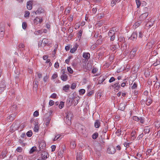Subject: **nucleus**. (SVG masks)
<instances>
[{
	"mask_svg": "<svg viewBox=\"0 0 160 160\" xmlns=\"http://www.w3.org/2000/svg\"><path fill=\"white\" fill-rule=\"evenodd\" d=\"M48 156V153L46 152H43L38 156L37 160H45L47 158Z\"/></svg>",
	"mask_w": 160,
	"mask_h": 160,
	"instance_id": "f257e3e1",
	"label": "nucleus"
},
{
	"mask_svg": "<svg viewBox=\"0 0 160 160\" xmlns=\"http://www.w3.org/2000/svg\"><path fill=\"white\" fill-rule=\"evenodd\" d=\"M42 22V18L41 17H36L33 21L34 25H37L39 23H41Z\"/></svg>",
	"mask_w": 160,
	"mask_h": 160,
	"instance_id": "f03ea898",
	"label": "nucleus"
},
{
	"mask_svg": "<svg viewBox=\"0 0 160 160\" xmlns=\"http://www.w3.org/2000/svg\"><path fill=\"white\" fill-rule=\"evenodd\" d=\"M116 151L115 148L112 146H111L108 147L107 150L108 153L110 154H113Z\"/></svg>",
	"mask_w": 160,
	"mask_h": 160,
	"instance_id": "7ed1b4c3",
	"label": "nucleus"
},
{
	"mask_svg": "<svg viewBox=\"0 0 160 160\" xmlns=\"http://www.w3.org/2000/svg\"><path fill=\"white\" fill-rule=\"evenodd\" d=\"M6 84L4 80L2 81L0 83V93H2L4 90Z\"/></svg>",
	"mask_w": 160,
	"mask_h": 160,
	"instance_id": "20e7f679",
	"label": "nucleus"
},
{
	"mask_svg": "<svg viewBox=\"0 0 160 160\" xmlns=\"http://www.w3.org/2000/svg\"><path fill=\"white\" fill-rule=\"evenodd\" d=\"M138 50V48L135 47L133 48L130 53V58H133L135 55L136 53Z\"/></svg>",
	"mask_w": 160,
	"mask_h": 160,
	"instance_id": "39448f33",
	"label": "nucleus"
},
{
	"mask_svg": "<svg viewBox=\"0 0 160 160\" xmlns=\"http://www.w3.org/2000/svg\"><path fill=\"white\" fill-rule=\"evenodd\" d=\"M154 20L153 18H151L149 21L146 24V25L147 27L150 28L154 24Z\"/></svg>",
	"mask_w": 160,
	"mask_h": 160,
	"instance_id": "423d86ee",
	"label": "nucleus"
},
{
	"mask_svg": "<svg viewBox=\"0 0 160 160\" xmlns=\"http://www.w3.org/2000/svg\"><path fill=\"white\" fill-rule=\"evenodd\" d=\"M4 29L5 26L3 25L2 26H0V37H3L4 35Z\"/></svg>",
	"mask_w": 160,
	"mask_h": 160,
	"instance_id": "0eeeda50",
	"label": "nucleus"
},
{
	"mask_svg": "<svg viewBox=\"0 0 160 160\" xmlns=\"http://www.w3.org/2000/svg\"><path fill=\"white\" fill-rule=\"evenodd\" d=\"M72 118V115L71 113H68L67 114L66 117V119H68V122L67 123V124L68 125H69L71 124V120Z\"/></svg>",
	"mask_w": 160,
	"mask_h": 160,
	"instance_id": "6e6552de",
	"label": "nucleus"
},
{
	"mask_svg": "<svg viewBox=\"0 0 160 160\" xmlns=\"http://www.w3.org/2000/svg\"><path fill=\"white\" fill-rule=\"evenodd\" d=\"M137 32H133L131 36L129 38V39L132 40H134L135 39L137 38Z\"/></svg>",
	"mask_w": 160,
	"mask_h": 160,
	"instance_id": "1a4fd4ad",
	"label": "nucleus"
},
{
	"mask_svg": "<svg viewBox=\"0 0 160 160\" xmlns=\"http://www.w3.org/2000/svg\"><path fill=\"white\" fill-rule=\"evenodd\" d=\"M44 10L41 8H38L37 11L35 12L36 14L39 15L41 13H43Z\"/></svg>",
	"mask_w": 160,
	"mask_h": 160,
	"instance_id": "9d476101",
	"label": "nucleus"
},
{
	"mask_svg": "<svg viewBox=\"0 0 160 160\" xmlns=\"http://www.w3.org/2000/svg\"><path fill=\"white\" fill-rule=\"evenodd\" d=\"M78 46V45L77 43H75L73 48L71 49L70 52L71 53H74L76 50Z\"/></svg>",
	"mask_w": 160,
	"mask_h": 160,
	"instance_id": "9b49d317",
	"label": "nucleus"
},
{
	"mask_svg": "<svg viewBox=\"0 0 160 160\" xmlns=\"http://www.w3.org/2000/svg\"><path fill=\"white\" fill-rule=\"evenodd\" d=\"M148 12L144 13L141 14L140 16V19L141 20H142L148 16Z\"/></svg>",
	"mask_w": 160,
	"mask_h": 160,
	"instance_id": "f8f14e48",
	"label": "nucleus"
},
{
	"mask_svg": "<svg viewBox=\"0 0 160 160\" xmlns=\"http://www.w3.org/2000/svg\"><path fill=\"white\" fill-rule=\"evenodd\" d=\"M32 1H29L27 2V7L28 9L30 10L32 8Z\"/></svg>",
	"mask_w": 160,
	"mask_h": 160,
	"instance_id": "ddd939ff",
	"label": "nucleus"
},
{
	"mask_svg": "<svg viewBox=\"0 0 160 160\" xmlns=\"http://www.w3.org/2000/svg\"><path fill=\"white\" fill-rule=\"evenodd\" d=\"M83 57L87 60L89 58L90 55L89 52H83Z\"/></svg>",
	"mask_w": 160,
	"mask_h": 160,
	"instance_id": "4468645a",
	"label": "nucleus"
},
{
	"mask_svg": "<svg viewBox=\"0 0 160 160\" xmlns=\"http://www.w3.org/2000/svg\"><path fill=\"white\" fill-rule=\"evenodd\" d=\"M101 124V122L100 120H96L94 123V126L96 128H98Z\"/></svg>",
	"mask_w": 160,
	"mask_h": 160,
	"instance_id": "2eb2a0df",
	"label": "nucleus"
},
{
	"mask_svg": "<svg viewBox=\"0 0 160 160\" xmlns=\"http://www.w3.org/2000/svg\"><path fill=\"white\" fill-rule=\"evenodd\" d=\"M113 87H114V88L115 90H118L120 88V85L119 84V82L118 81L117 82H116Z\"/></svg>",
	"mask_w": 160,
	"mask_h": 160,
	"instance_id": "dca6fc26",
	"label": "nucleus"
},
{
	"mask_svg": "<svg viewBox=\"0 0 160 160\" xmlns=\"http://www.w3.org/2000/svg\"><path fill=\"white\" fill-rule=\"evenodd\" d=\"M38 87V82L36 78H35V81L33 82V88H34L35 90H37Z\"/></svg>",
	"mask_w": 160,
	"mask_h": 160,
	"instance_id": "f3484780",
	"label": "nucleus"
},
{
	"mask_svg": "<svg viewBox=\"0 0 160 160\" xmlns=\"http://www.w3.org/2000/svg\"><path fill=\"white\" fill-rule=\"evenodd\" d=\"M61 79L64 81H66L68 79V76L63 73L61 76Z\"/></svg>",
	"mask_w": 160,
	"mask_h": 160,
	"instance_id": "a211bd4d",
	"label": "nucleus"
},
{
	"mask_svg": "<svg viewBox=\"0 0 160 160\" xmlns=\"http://www.w3.org/2000/svg\"><path fill=\"white\" fill-rule=\"evenodd\" d=\"M105 79V78L101 76L98 79V84H100L102 83Z\"/></svg>",
	"mask_w": 160,
	"mask_h": 160,
	"instance_id": "6ab92c4d",
	"label": "nucleus"
},
{
	"mask_svg": "<svg viewBox=\"0 0 160 160\" xmlns=\"http://www.w3.org/2000/svg\"><path fill=\"white\" fill-rule=\"evenodd\" d=\"M151 130V128L148 126L145 127L144 129V132L145 134L148 133Z\"/></svg>",
	"mask_w": 160,
	"mask_h": 160,
	"instance_id": "aec40b11",
	"label": "nucleus"
},
{
	"mask_svg": "<svg viewBox=\"0 0 160 160\" xmlns=\"http://www.w3.org/2000/svg\"><path fill=\"white\" fill-rule=\"evenodd\" d=\"M115 34V32L114 30L112 29L110 30L108 33V36L110 37L111 36H113Z\"/></svg>",
	"mask_w": 160,
	"mask_h": 160,
	"instance_id": "412c9836",
	"label": "nucleus"
},
{
	"mask_svg": "<svg viewBox=\"0 0 160 160\" xmlns=\"http://www.w3.org/2000/svg\"><path fill=\"white\" fill-rule=\"evenodd\" d=\"M61 139V138H60V135L59 134H57L55 135V137L53 140V141H58Z\"/></svg>",
	"mask_w": 160,
	"mask_h": 160,
	"instance_id": "4be33fe9",
	"label": "nucleus"
},
{
	"mask_svg": "<svg viewBox=\"0 0 160 160\" xmlns=\"http://www.w3.org/2000/svg\"><path fill=\"white\" fill-rule=\"evenodd\" d=\"M136 132L135 131H132L131 133V139L134 140L135 139Z\"/></svg>",
	"mask_w": 160,
	"mask_h": 160,
	"instance_id": "5701e85b",
	"label": "nucleus"
},
{
	"mask_svg": "<svg viewBox=\"0 0 160 160\" xmlns=\"http://www.w3.org/2000/svg\"><path fill=\"white\" fill-rule=\"evenodd\" d=\"M155 125L158 129L160 127V122L158 120H156L154 122Z\"/></svg>",
	"mask_w": 160,
	"mask_h": 160,
	"instance_id": "b1692460",
	"label": "nucleus"
},
{
	"mask_svg": "<svg viewBox=\"0 0 160 160\" xmlns=\"http://www.w3.org/2000/svg\"><path fill=\"white\" fill-rule=\"evenodd\" d=\"M111 5L112 7H113L115 5L116 2H119L120 0H111Z\"/></svg>",
	"mask_w": 160,
	"mask_h": 160,
	"instance_id": "393cba45",
	"label": "nucleus"
},
{
	"mask_svg": "<svg viewBox=\"0 0 160 160\" xmlns=\"http://www.w3.org/2000/svg\"><path fill=\"white\" fill-rule=\"evenodd\" d=\"M152 102V100L151 98H148L146 101V104L147 105H149Z\"/></svg>",
	"mask_w": 160,
	"mask_h": 160,
	"instance_id": "a878e982",
	"label": "nucleus"
},
{
	"mask_svg": "<svg viewBox=\"0 0 160 160\" xmlns=\"http://www.w3.org/2000/svg\"><path fill=\"white\" fill-rule=\"evenodd\" d=\"M24 47V45L23 43H20L18 47V49H20V51H22L23 50Z\"/></svg>",
	"mask_w": 160,
	"mask_h": 160,
	"instance_id": "bb28decb",
	"label": "nucleus"
},
{
	"mask_svg": "<svg viewBox=\"0 0 160 160\" xmlns=\"http://www.w3.org/2000/svg\"><path fill=\"white\" fill-rule=\"evenodd\" d=\"M76 144L74 141L71 142L70 144V147L71 148H74L76 147Z\"/></svg>",
	"mask_w": 160,
	"mask_h": 160,
	"instance_id": "cd10ccee",
	"label": "nucleus"
},
{
	"mask_svg": "<svg viewBox=\"0 0 160 160\" xmlns=\"http://www.w3.org/2000/svg\"><path fill=\"white\" fill-rule=\"evenodd\" d=\"M77 160H80L82 159V155L80 152H78L76 157Z\"/></svg>",
	"mask_w": 160,
	"mask_h": 160,
	"instance_id": "c85d7f7f",
	"label": "nucleus"
},
{
	"mask_svg": "<svg viewBox=\"0 0 160 160\" xmlns=\"http://www.w3.org/2000/svg\"><path fill=\"white\" fill-rule=\"evenodd\" d=\"M51 119L50 118H48L45 120V125L46 127L48 126L50 122Z\"/></svg>",
	"mask_w": 160,
	"mask_h": 160,
	"instance_id": "c756f323",
	"label": "nucleus"
},
{
	"mask_svg": "<svg viewBox=\"0 0 160 160\" xmlns=\"http://www.w3.org/2000/svg\"><path fill=\"white\" fill-rule=\"evenodd\" d=\"M154 87L156 89H158L160 86V82H156L154 84Z\"/></svg>",
	"mask_w": 160,
	"mask_h": 160,
	"instance_id": "7c9ffc66",
	"label": "nucleus"
},
{
	"mask_svg": "<svg viewBox=\"0 0 160 160\" xmlns=\"http://www.w3.org/2000/svg\"><path fill=\"white\" fill-rule=\"evenodd\" d=\"M141 20H140L139 21H138V22H136L134 25V26L135 27V28H137L138 27L140 24H141Z\"/></svg>",
	"mask_w": 160,
	"mask_h": 160,
	"instance_id": "2f4dec72",
	"label": "nucleus"
},
{
	"mask_svg": "<svg viewBox=\"0 0 160 160\" xmlns=\"http://www.w3.org/2000/svg\"><path fill=\"white\" fill-rule=\"evenodd\" d=\"M69 88V86L68 85H66L63 87V90L67 92H68Z\"/></svg>",
	"mask_w": 160,
	"mask_h": 160,
	"instance_id": "473e14b6",
	"label": "nucleus"
},
{
	"mask_svg": "<svg viewBox=\"0 0 160 160\" xmlns=\"http://www.w3.org/2000/svg\"><path fill=\"white\" fill-rule=\"evenodd\" d=\"M36 149L37 148L35 147H32L29 151V153L30 154L32 153L33 152L36 150Z\"/></svg>",
	"mask_w": 160,
	"mask_h": 160,
	"instance_id": "72a5a7b5",
	"label": "nucleus"
},
{
	"mask_svg": "<svg viewBox=\"0 0 160 160\" xmlns=\"http://www.w3.org/2000/svg\"><path fill=\"white\" fill-rule=\"evenodd\" d=\"M34 34L36 35H38L39 34H42V30H38L37 31H35L34 32Z\"/></svg>",
	"mask_w": 160,
	"mask_h": 160,
	"instance_id": "f704fd0d",
	"label": "nucleus"
},
{
	"mask_svg": "<svg viewBox=\"0 0 160 160\" xmlns=\"http://www.w3.org/2000/svg\"><path fill=\"white\" fill-rule=\"evenodd\" d=\"M119 107L121 110H123L125 108L124 104L121 103L119 105Z\"/></svg>",
	"mask_w": 160,
	"mask_h": 160,
	"instance_id": "c9c22d12",
	"label": "nucleus"
},
{
	"mask_svg": "<svg viewBox=\"0 0 160 160\" xmlns=\"http://www.w3.org/2000/svg\"><path fill=\"white\" fill-rule=\"evenodd\" d=\"M98 133H95L92 135V138L93 139H95L98 137Z\"/></svg>",
	"mask_w": 160,
	"mask_h": 160,
	"instance_id": "e433bc0d",
	"label": "nucleus"
},
{
	"mask_svg": "<svg viewBox=\"0 0 160 160\" xmlns=\"http://www.w3.org/2000/svg\"><path fill=\"white\" fill-rule=\"evenodd\" d=\"M64 103L63 102H61L59 105V108L60 109H62L64 106Z\"/></svg>",
	"mask_w": 160,
	"mask_h": 160,
	"instance_id": "4c0bfd02",
	"label": "nucleus"
},
{
	"mask_svg": "<svg viewBox=\"0 0 160 160\" xmlns=\"http://www.w3.org/2000/svg\"><path fill=\"white\" fill-rule=\"evenodd\" d=\"M39 130V127L38 125H35L34 128V131L35 132H38Z\"/></svg>",
	"mask_w": 160,
	"mask_h": 160,
	"instance_id": "58836bf2",
	"label": "nucleus"
},
{
	"mask_svg": "<svg viewBox=\"0 0 160 160\" xmlns=\"http://www.w3.org/2000/svg\"><path fill=\"white\" fill-rule=\"evenodd\" d=\"M139 121H140V123H141L142 124H143L145 122V118L143 117H140L139 118Z\"/></svg>",
	"mask_w": 160,
	"mask_h": 160,
	"instance_id": "ea45409f",
	"label": "nucleus"
},
{
	"mask_svg": "<svg viewBox=\"0 0 160 160\" xmlns=\"http://www.w3.org/2000/svg\"><path fill=\"white\" fill-rule=\"evenodd\" d=\"M27 136L30 137H31L32 135V132L31 131H29L26 133Z\"/></svg>",
	"mask_w": 160,
	"mask_h": 160,
	"instance_id": "a19ab883",
	"label": "nucleus"
},
{
	"mask_svg": "<svg viewBox=\"0 0 160 160\" xmlns=\"http://www.w3.org/2000/svg\"><path fill=\"white\" fill-rule=\"evenodd\" d=\"M30 12L28 11H26L24 14V17L26 18L28 17L30 15Z\"/></svg>",
	"mask_w": 160,
	"mask_h": 160,
	"instance_id": "79ce46f5",
	"label": "nucleus"
},
{
	"mask_svg": "<svg viewBox=\"0 0 160 160\" xmlns=\"http://www.w3.org/2000/svg\"><path fill=\"white\" fill-rule=\"evenodd\" d=\"M64 150V149H63ZM63 150L62 151H60L58 152V156L59 158H62L63 156Z\"/></svg>",
	"mask_w": 160,
	"mask_h": 160,
	"instance_id": "37998d69",
	"label": "nucleus"
},
{
	"mask_svg": "<svg viewBox=\"0 0 160 160\" xmlns=\"http://www.w3.org/2000/svg\"><path fill=\"white\" fill-rule=\"evenodd\" d=\"M42 42L45 44H48V40L46 38H44L42 41Z\"/></svg>",
	"mask_w": 160,
	"mask_h": 160,
	"instance_id": "c03bdc74",
	"label": "nucleus"
},
{
	"mask_svg": "<svg viewBox=\"0 0 160 160\" xmlns=\"http://www.w3.org/2000/svg\"><path fill=\"white\" fill-rule=\"evenodd\" d=\"M49 77L47 75L45 76L43 78V80L44 82H46L48 79Z\"/></svg>",
	"mask_w": 160,
	"mask_h": 160,
	"instance_id": "a18cd8bd",
	"label": "nucleus"
},
{
	"mask_svg": "<svg viewBox=\"0 0 160 160\" xmlns=\"http://www.w3.org/2000/svg\"><path fill=\"white\" fill-rule=\"evenodd\" d=\"M67 70L71 74L73 72V71L72 69L70 67H68L67 68Z\"/></svg>",
	"mask_w": 160,
	"mask_h": 160,
	"instance_id": "49530a36",
	"label": "nucleus"
},
{
	"mask_svg": "<svg viewBox=\"0 0 160 160\" xmlns=\"http://www.w3.org/2000/svg\"><path fill=\"white\" fill-rule=\"evenodd\" d=\"M27 27V24L25 22H23L22 23V28L23 29H25Z\"/></svg>",
	"mask_w": 160,
	"mask_h": 160,
	"instance_id": "de8ad7c7",
	"label": "nucleus"
},
{
	"mask_svg": "<svg viewBox=\"0 0 160 160\" xmlns=\"http://www.w3.org/2000/svg\"><path fill=\"white\" fill-rule=\"evenodd\" d=\"M85 92V90L84 89H81L79 91V92L80 94H84Z\"/></svg>",
	"mask_w": 160,
	"mask_h": 160,
	"instance_id": "09e8293b",
	"label": "nucleus"
},
{
	"mask_svg": "<svg viewBox=\"0 0 160 160\" xmlns=\"http://www.w3.org/2000/svg\"><path fill=\"white\" fill-rule=\"evenodd\" d=\"M136 3L137 5V8H139L141 5L140 2L139 0H136Z\"/></svg>",
	"mask_w": 160,
	"mask_h": 160,
	"instance_id": "8fccbe9b",
	"label": "nucleus"
},
{
	"mask_svg": "<svg viewBox=\"0 0 160 160\" xmlns=\"http://www.w3.org/2000/svg\"><path fill=\"white\" fill-rule=\"evenodd\" d=\"M133 119L136 121H138L139 120V118L136 116H133Z\"/></svg>",
	"mask_w": 160,
	"mask_h": 160,
	"instance_id": "3c124183",
	"label": "nucleus"
},
{
	"mask_svg": "<svg viewBox=\"0 0 160 160\" xmlns=\"http://www.w3.org/2000/svg\"><path fill=\"white\" fill-rule=\"evenodd\" d=\"M57 95L55 93H53L50 96V97L52 98H56Z\"/></svg>",
	"mask_w": 160,
	"mask_h": 160,
	"instance_id": "603ef678",
	"label": "nucleus"
},
{
	"mask_svg": "<svg viewBox=\"0 0 160 160\" xmlns=\"http://www.w3.org/2000/svg\"><path fill=\"white\" fill-rule=\"evenodd\" d=\"M11 108L13 111H15L16 110L17 106L15 105H14L11 107Z\"/></svg>",
	"mask_w": 160,
	"mask_h": 160,
	"instance_id": "864d4df0",
	"label": "nucleus"
},
{
	"mask_svg": "<svg viewBox=\"0 0 160 160\" xmlns=\"http://www.w3.org/2000/svg\"><path fill=\"white\" fill-rule=\"evenodd\" d=\"M58 77V74L57 73L53 74L52 77V79L56 78Z\"/></svg>",
	"mask_w": 160,
	"mask_h": 160,
	"instance_id": "5fc2aeb1",
	"label": "nucleus"
},
{
	"mask_svg": "<svg viewBox=\"0 0 160 160\" xmlns=\"http://www.w3.org/2000/svg\"><path fill=\"white\" fill-rule=\"evenodd\" d=\"M6 152H2L1 154V156H2V158H4L6 156Z\"/></svg>",
	"mask_w": 160,
	"mask_h": 160,
	"instance_id": "6e6d98bb",
	"label": "nucleus"
},
{
	"mask_svg": "<svg viewBox=\"0 0 160 160\" xmlns=\"http://www.w3.org/2000/svg\"><path fill=\"white\" fill-rule=\"evenodd\" d=\"M72 58V56H69L68 57V58L66 60L65 62L67 64L68 63H69L70 60Z\"/></svg>",
	"mask_w": 160,
	"mask_h": 160,
	"instance_id": "4d7b16f0",
	"label": "nucleus"
},
{
	"mask_svg": "<svg viewBox=\"0 0 160 160\" xmlns=\"http://www.w3.org/2000/svg\"><path fill=\"white\" fill-rule=\"evenodd\" d=\"M22 148L21 147H18L16 149V151L17 152H20L22 151Z\"/></svg>",
	"mask_w": 160,
	"mask_h": 160,
	"instance_id": "13d9d810",
	"label": "nucleus"
},
{
	"mask_svg": "<svg viewBox=\"0 0 160 160\" xmlns=\"http://www.w3.org/2000/svg\"><path fill=\"white\" fill-rule=\"evenodd\" d=\"M137 87V84L136 82H134L133 85L132 86V89H135Z\"/></svg>",
	"mask_w": 160,
	"mask_h": 160,
	"instance_id": "bf43d9fd",
	"label": "nucleus"
},
{
	"mask_svg": "<svg viewBox=\"0 0 160 160\" xmlns=\"http://www.w3.org/2000/svg\"><path fill=\"white\" fill-rule=\"evenodd\" d=\"M151 151H152V149H148L147 150V152H146L147 155H148V154L149 155H151V154H150V153L151 152Z\"/></svg>",
	"mask_w": 160,
	"mask_h": 160,
	"instance_id": "052dcab7",
	"label": "nucleus"
},
{
	"mask_svg": "<svg viewBox=\"0 0 160 160\" xmlns=\"http://www.w3.org/2000/svg\"><path fill=\"white\" fill-rule=\"evenodd\" d=\"M98 70V69L96 68H94L92 69V72L93 73H95Z\"/></svg>",
	"mask_w": 160,
	"mask_h": 160,
	"instance_id": "680f3d73",
	"label": "nucleus"
},
{
	"mask_svg": "<svg viewBox=\"0 0 160 160\" xmlns=\"http://www.w3.org/2000/svg\"><path fill=\"white\" fill-rule=\"evenodd\" d=\"M76 87V85L75 83H73L71 87V88L72 89H74Z\"/></svg>",
	"mask_w": 160,
	"mask_h": 160,
	"instance_id": "e2e57ef3",
	"label": "nucleus"
},
{
	"mask_svg": "<svg viewBox=\"0 0 160 160\" xmlns=\"http://www.w3.org/2000/svg\"><path fill=\"white\" fill-rule=\"evenodd\" d=\"M38 115H39V112L38 111H36L35 112H34V113H33V115L34 116L37 117L38 116Z\"/></svg>",
	"mask_w": 160,
	"mask_h": 160,
	"instance_id": "0e129e2a",
	"label": "nucleus"
},
{
	"mask_svg": "<svg viewBox=\"0 0 160 160\" xmlns=\"http://www.w3.org/2000/svg\"><path fill=\"white\" fill-rule=\"evenodd\" d=\"M121 131L120 130H118L116 132V133L117 134V136H119L121 134Z\"/></svg>",
	"mask_w": 160,
	"mask_h": 160,
	"instance_id": "69168bd1",
	"label": "nucleus"
},
{
	"mask_svg": "<svg viewBox=\"0 0 160 160\" xmlns=\"http://www.w3.org/2000/svg\"><path fill=\"white\" fill-rule=\"evenodd\" d=\"M115 80V79L114 77H112L109 80V82L110 83H111L112 82L114 81Z\"/></svg>",
	"mask_w": 160,
	"mask_h": 160,
	"instance_id": "338daca9",
	"label": "nucleus"
},
{
	"mask_svg": "<svg viewBox=\"0 0 160 160\" xmlns=\"http://www.w3.org/2000/svg\"><path fill=\"white\" fill-rule=\"evenodd\" d=\"M23 157L22 155H19L17 158V160H22Z\"/></svg>",
	"mask_w": 160,
	"mask_h": 160,
	"instance_id": "774afa93",
	"label": "nucleus"
}]
</instances>
